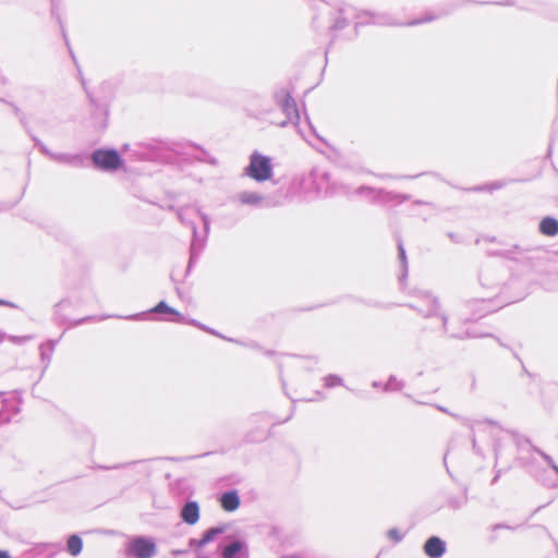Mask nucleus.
I'll use <instances>...</instances> for the list:
<instances>
[{
  "label": "nucleus",
  "mask_w": 558,
  "mask_h": 558,
  "mask_svg": "<svg viewBox=\"0 0 558 558\" xmlns=\"http://www.w3.org/2000/svg\"><path fill=\"white\" fill-rule=\"evenodd\" d=\"M182 520L190 524L194 525L199 520V507L196 501L187 502L181 510Z\"/></svg>",
  "instance_id": "nucleus-4"
},
{
  "label": "nucleus",
  "mask_w": 558,
  "mask_h": 558,
  "mask_svg": "<svg viewBox=\"0 0 558 558\" xmlns=\"http://www.w3.org/2000/svg\"><path fill=\"white\" fill-rule=\"evenodd\" d=\"M94 163L106 171L117 170L122 161L119 154L116 150L100 149L93 154Z\"/></svg>",
  "instance_id": "nucleus-3"
},
{
  "label": "nucleus",
  "mask_w": 558,
  "mask_h": 558,
  "mask_svg": "<svg viewBox=\"0 0 558 558\" xmlns=\"http://www.w3.org/2000/svg\"><path fill=\"white\" fill-rule=\"evenodd\" d=\"M238 201L243 205L259 206L264 197L256 192L244 191L238 194Z\"/></svg>",
  "instance_id": "nucleus-7"
},
{
  "label": "nucleus",
  "mask_w": 558,
  "mask_h": 558,
  "mask_svg": "<svg viewBox=\"0 0 558 558\" xmlns=\"http://www.w3.org/2000/svg\"><path fill=\"white\" fill-rule=\"evenodd\" d=\"M246 173L248 177L258 182L269 180L272 175V166L270 159L257 153L253 154L251 156V161L246 169Z\"/></svg>",
  "instance_id": "nucleus-1"
},
{
  "label": "nucleus",
  "mask_w": 558,
  "mask_h": 558,
  "mask_svg": "<svg viewBox=\"0 0 558 558\" xmlns=\"http://www.w3.org/2000/svg\"><path fill=\"white\" fill-rule=\"evenodd\" d=\"M336 380H337V378H335V377L327 378V385L333 386L336 384Z\"/></svg>",
  "instance_id": "nucleus-14"
},
{
  "label": "nucleus",
  "mask_w": 558,
  "mask_h": 558,
  "mask_svg": "<svg viewBox=\"0 0 558 558\" xmlns=\"http://www.w3.org/2000/svg\"><path fill=\"white\" fill-rule=\"evenodd\" d=\"M539 228L546 235H556L558 233V221L554 218H545L542 220Z\"/></svg>",
  "instance_id": "nucleus-8"
},
{
  "label": "nucleus",
  "mask_w": 558,
  "mask_h": 558,
  "mask_svg": "<svg viewBox=\"0 0 558 558\" xmlns=\"http://www.w3.org/2000/svg\"><path fill=\"white\" fill-rule=\"evenodd\" d=\"M245 548V544L241 541H235L222 549L223 558H233L236 554Z\"/></svg>",
  "instance_id": "nucleus-9"
},
{
  "label": "nucleus",
  "mask_w": 558,
  "mask_h": 558,
  "mask_svg": "<svg viewBox=\"0 0 558 558\" xmlns=\"http://www.w3.org/2000/svg\"><path fill=\"white\" fill-rule=\"evenodd\" d=\"M82 539L77 535H72L68 539V550L72 556H77L82 550Z\"/></svg>",
  "instance_id": "nucleus-10"
},
{
  "label": "nucleus",
  "mask_w": 558,
  "mask_h": 558,
  "mask_svg": "<svg viewBox=\"0 0 558 558\" xmlns=\"http://www.w3.org/2000/svg\"><path fill=\"white\" fill-rule=\"evenodd\" d=\"M554 469L558 472V466H554Z\"/></svg>",
  "instance_id": "nucleus-17"
},
{
  "label": "nucleus",
  "mask_w": 558,
  "mask_h": 558,
  "mask_svg": "<svg viewBox=\"0 0 558 558\" xmlns=\"http://www.w3.org/2000/svg\"><path fill=\"white\" fill-rule=\"evenodd\" d=\"M0 558H10V555L7 551L0 550Z\"/></svg>",
  "instance_id": "nucleus-15"
},
{
  "label": "nucleus",
  "mask_w": 558,
  "mask_h": 558,
  "mask_svg": "<svg viewBox=\"0 0 558 558\" xmlns=\"http://www.w3.org/2000/svg\"><path fill=\"white\" fill-rule=\"evenodd\" d=\"M223 531H225V529H222V527H214V529L208 530L204 534L203 538L197 542V546L204 547L207 543L214 541L215 537L217 535L221 534Z\"/></svg>",
  "instance_id": "nucleus-11"
},
{
  "label": "nucleus",
  "mask_w": 558,
  "mask_h": 558,
  "mask_svg": "<svg viewBox=\"0 0 558 558\" xmlns=\"http://www.w3.org/2000/svg\"><path fill=\"white\" fill-rule=\"evenodd\" d=\"M424 551L430 558H439L445 553V543L438 537H430L425 543Z\"/></svg>",
  "instance_id": "nucleus-5"
},
{
  "label": "nucleus",
  "mask_w": 558,
  "mask_h": 558,
  "mask_svg": "<svg viewBox=\"0 0 558 558\" xmlns=\"http://www.w3.org/2000/svg\"><path fill=\"white\" fill-rule=\"evenodd\" d=\"M400 257L402 259H404L405 255H404V250L402 247H400Z\"/></svg>",
  "instance_id": "nucleus-16"
},
{
  "label": "nucleus",
  "mask_w": 558,
  "mask_h": 558,
  "mask_svg": "<svg viewBox=\"0 0 558 558\" xmlns=\"http://www.w3.org/2000/svg\"><path fill=\"white\" fill-rule=\"evenodd\" d=\"M220 504L223 510L232 512L239 508L240 498L236 492H228L221 496Z\"/></svg>",
  "instance_id": "nucleus-6"
},
{
  "label": "nucleus",
  "mask_w": 558,
  "mask_h": 558,
  "mask_svg": "<svg viewBox=\"0 0 558 558\" xmlns=\"http://www.w3.org/2000/svg\"><path fill=\"white\" fill-rule=\"evenodd\" d=\"M389 536H390L391 538L396 539V541H399V539H400L399 535L397 534V532H396L395 530H391V531L389 532Z\"/></svg>",
  "instance_id": "nucleus-13"
},
{
  "label": "nucleus",
  "mask_w": 558,
  "mask_h": 558,
  "mask_svg": "<svg viewBox=\"0 0 558 558\" xmlns=\"http://www.w3.org/2000/svg\"><path fill=\"white\" fill-rule=\"evenodd\" d=\"M154 312L156 313H170L178 317V322H183V317L172 307L168 306L165 302H160L155 308Z\"/></svg>",
  "instance_id": "nucleus-12"
},
{
  "label": "nucleus",
  "mask_w": 558,
  "mask_h": 558,
  "mask_svg": "<svg viewBox=\"0 0 558 558\" xmlns=\"http://www.w3.org/2000/svg\"><path fill=\"white\" fill-rule=\"evenodd\" d=\"M126 554L134 558H153L157 554V545L153 538L138 536L129 542Z\"/></svg>",
  "instance_id": "nucleus-2"
}]
</instances>
